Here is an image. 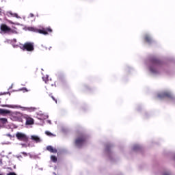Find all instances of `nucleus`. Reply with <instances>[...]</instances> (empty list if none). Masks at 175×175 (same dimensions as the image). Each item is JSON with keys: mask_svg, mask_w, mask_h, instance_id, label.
Instances as JSON below:
<instances>
[{"mask_svg": "<svg viewBox=\"0 0 175 175\" xmlns=\"http://www.w3.org/2000/svg\"><path fill=\"white\" fill-rule=\"evenodd\" d=\"M87 142V135L84 133H79L75 141V144L78 148H81Z\"/></svg>", "mask_w": 175, "mask_h": 175, "instance_id": "obj_1", "label": "nucleus"}, {"mask_svg": "<svg viewBox=\"0 0 175 175\" xmlns=\"http://www.w3.org/2000/svg\"><path fill=\"white\" fill-rule=\"evenodd\" d=\"M162 64L161 60L154 58L152 59V66L150 68V70L152 73H158V69H157V66H159Z\"/></svg>", "mask_w": 175, "mask_h": 175, "instance_id": "obj_2", "label": "nucleus"}, {"mask_svg": "<svg viewBox=\"0 0 175 175\" xmlns=\"http://www.w3.org/2000/svg\"><path fill=\"white\" fill-rule=\"evenodd\" d=\"M21 50L23 51H33L35 50V43L27 42L21 46Z\"/></svg>", "mask_w": 175, "mask_h": 175, "instance_id": "obj_3", "label": "nucleus"}, {"mask_svg": "<svg viewBox=\"0 0 175 175\" xmlns=\"http://www.w3.org/2000/svg\"><path fill=\"white\" fill-rule=\"evenodd\" d=\"M34 32H37L38 33H40L41 35H49V32H53V29L51 27H41L40 29H34Z\"/></svg>", "mask_w": 175, "mask_h": 175, "instance_id": "obj_4", "label": "nucleus"}, {"mask_svg": "<svg viewBox=\"0 0 175 175\" xmlns=\"http://www.w3.org/2000/svg\"><path fill=\"white\" fill-rule=\"evenodd\" d=\"M0 29L3 33H14V30L6 25V24L1 25Z\"/></svg>", "mask_w": 175, "mask_h": 175, "instance_id": "obj_5", "label": "nucleus"}, {"mask_svg": "<svg viewBox=\"0 0 175 175\" xmlns=\"http://www.w3.org/2000/svg\"><path fill=\"white\" fill-rule=\"evenodd\" d=\"M20 118H19V121L21 122H23V118H25L26 120V125H33V120L32 119V118H29L28 116H26L20 113L19 116Z\"/></svg>", "mask_w": 175, "mask_h": 175, "instance_id": "obj_6", "label": "nucleus"}, {"mask_svg": "<svg viewBox=\"0 0 175 175\" xmlns=\"http://www.w3.org/2000/svg\"><path fill=\"white\" fill-rule=\"evenodd\" d=\"M16 137L18 139V140H20V142H24L25 143H28V137H27V135L18 132L16 134Z\"/></svg>", "mask_w": 175, "mask_h": 175, "instance_id": "obj_7", "label": "nucleus"}, {"mask_svg": "<svg viewBox=\"0 0 175 175\" xmlns=\"http://www.w3.org/2000/svg\"><path fill=\"white\" fill-rule=\"evenodd\" d=\"M159 98H172V94L169 92H165L159 94Z\"/></svg>", "mask_w": 175, "mask_h": 175, "instance_id": "obj_8", "label": "nucleus"}, {"mask_svg": "<svg viewBox=\"0 0 175 175\" xmlns=\"http://www.w3.org/2000/svg\"><path fill=\"white\" fill-rule=\"evenodd\" d=\"M144 40L146 43H148L149 44H151L152 43V38L151 36L148 34H146L144 37Z\"/></svg>", "mask_w": 175, "mask_h": 175, "instance_id": "obj_9", "label": "nucleus"}, {"mask_svg": "<svg viewBox=\"0 0 175 175\" xmlns=\"http://www.w3.org/2000/svg\"><path fill=\"white\" fill-rule=\"evenodd\" d=\"M47 151H49V152H51L52 154H57V149L53 148L51 146H48L46 147Z\"/></svg>", "mask_w": 175, "mask_h": 175, "instance_id": "obj_10", "label": "nucleus"}, {"mask_svg": "<svg viewBox=\"0 0 175 175\" xmlns=\"http://www.w3.org/2000/svg\"><path fill=\"white\" fill-rule=\"evenodd\" d=\"M10 111L9 109H3L0 108V114L1 116H6V114H10Z\"/></svg>", "mask_w": 175, "mask_h": 175, "instance_id": "obj_11", "label": "nucleus"}, {"mask_svg": "<svg viewBox=\"0 0 175 175\" xmlns=\"http://www.w3.org/2000/svg\"><path fill=\"white\" fill-rule=\"evenodd\" d=\"M42 79L46 83V84H49V85H51V87H53V85H54V83H51V80H49V77H43Z\"/></svg>", "mask_w": 175, "mask_h": 175, "instance_id": "obj_12", "label": "nucleus"}, {"mask_svg": "<svg viewBox=\"0 0 175 175\" xmlns=\"http://www.w3.org/2000/svg\"><path fill=\"white\" fill-rule=\"evenodd\" d=\"M31 140H33V142H36V143H40V138L38 137L37 135H31Z\"/></svg>", "mask_w": 175, "mask_h": 175, "instance_id": "obj_13", "label": "nucleus"}, {"mask_svg": "<svg viewBox=\"0 0 175 175\" xmlns=\"http://www.w3.org/2000/svg\"><path fill=\"white\" fill-rule=\"evenodd\" d=\"M4 107H10L11 109H17L18 106L17 105H5Z\"/></svg>", "mask_w": 175, "mask_h": 175, "instance_id": "obj_14", "label": "nucleus"}, {"mask_svg": "<svg viewBox=\"0 0 175 175\" xmlns=\"http://www.w3.org/2000/svg\"><path fill=\"white\" fill-rule=\"evenodd\" d=\"M0 121L1 122H2V124H6L8 122V119L5 118H0Z\"/></svg>", "mask_w": 175, "mask_h": 175, "instance_id": "obj_15", "label": "nucleus"}, {"mask_svg": "<svg viewBox=\"0 0 175 175\" xmlns=\"http://www.w3.org/2000/svg\"><path fill=\"white\" fill-rule=\"evenodd\" d=\"M51 160L53 161L54 163L57 162V157L54 155L51 156Z\"/></svg>", "mask_w": 175, "mask_h": 175, "instance_id": "obj_16", "label": "nucleus"}, {"mask_svg": "<svg viewBox=\"0 0 175 175\" xmlns=\"http://www.w3.org/2000/svg\"><path fill=\"white\" fill-rule=\"evenodd\" d=\"M49 96H51V98L53 99V100H54V102H55V103H57V98H55V97H54V96H53V94H49Z\"/></svg>", "mask_w": 175, "mask_h": 175, "instance_id": "obj_17", "label": "nucleus"}, {"mask_svg": "<svg viewBox=\"0 0 175 175\" xmlns=\"http://www.w3.org/2000/svg\"><path fill=\"white\" fill-rule=\"evenodd\" d=\"M110 148H111V145L110 144H107L105 146V151H109V150H110Z\"/></svg>", "mask_w": 175, "mask_h": 175, "instance_id": "obj_18", "label": "nucleus"}, {"mask_svg": "<svg viewBox=\"0 0 175 175\" xmlns=\"http://www.w3.org/2000/svg\"><path fill=\"white\" fill-rule=\"evenodd\" d=\"M140 149V146L139 145H135L133 146V150L134 151H136L137 150H139Z\"/></svg>", "mask_w": 175, "mask_h": 175, "instance_id": "obj_19", "label": "nucleus"}, {"mask_svg": "<svg viewBox=\"0 0 175 175\" xmlns=\"http://www.w3.org/2000/svg\"><path fill=\"white\" fill-rule=\"evenodd\" d=\"M45 133L47 136H53V134L49 131H46Z\"/></svg>", "mask_w": 175, "mask_h": 175, "instance_id": "obj_20", "label": "nucleus"}, {"mask_svg": "<svg viewBox=\"0 0 175 175\" xmlns=\"http://www.w3.org/2000/svg\"><path fill=\"white\" fill-rule=\"evenodd\" d=\"M8 175H17V174H16V173L14 172H10L9 174H8Z\"/></svg>", "mask_w": 175, "mask_h": 175, "instance_id": "obj_21", "label": "nucleus"}, {"mask_svg": "<svg viewBox=\"0 0 175 175\" xmlns=\"http://www.w3.org/2000/svg\"><path fill=\"white\" fill-rule=\"evenodd\" d=\"M163 175H170L168 172H165Z\"/></svg>", "mask_w": 175, "mask_h": 175, "instance_id": "obj_22", "label": "nucleus"}, {"mask_svg": "<svg viewBox=\"0 0 175 175\" xmlns=\"http://www.w3.org/2000/svg\"><path fill=\"white\" fill-rule=\"evenodd\" d=\"M13 16H14V17H18L17 14H14Z\"/></svg>", "mask_w": 175, "mask_h": 175, "instance_id": "obj_23", "label": "nucleus"}, {"mask_svg": "<svg viewBox=\"0 0 175 175\" xmlns=\"http://www.w3.org/2000/svg\"><path fill=\"white\" fill-rule=\"evenodd\" d=\"M34 16L33 14H30V17H34Z\"/></svg>", "mask_w": 175, "mask_h": 175, "instance_id": "obj_24", "label": "nucleus"}, {"mask_svg": "<svg viewBox=\"0 0 175 175\" xmlns=\"http://www.w3.org/2000/svg\"><path fill=\"white\" fill-rule=\"evenodd\" d=\"M22 154H23V155H27V152H23Z\"/></svg>", "mask_w": 175, "mask_h": 175, "instance_id": "obj_25", "label": "nucleus"}, {"mask_svg": "<svg viewBox=\"0 0 175 175\" xmlns=\"http://www.w3.org/2000/svg\"><path fill=\"white\" fill-rule=\"evenodd\" d=\"M26 92H28V90H27V88H24L23 89Z\"/></svg>", "mask_w": 175, "mask_h": 175, "instance_id": "obj_26", "label": "nucleus"}, {"mask_svg": "<svg viewBox=\"0 0 175 175\" xmlns=\"http://www.w3.org/2000/svg\"><path fill=\"white\" fill-rule=\"evenodd\" d=\"M7 136H8L9 137H12V135L10 134H8Z\"/></svg>", "mask_w": 175, "mask_h": 175, "instance_id": "obj_27", "label": "nucleus"}, {"mask_svg": "<svg viewBox=\"0 0 175 175\" xmlns=\"http://www.w3.org/2000/svg\"><path fill=\"white\" fill-rule=\"evenodd\" d=\"M0 165H2V159H0Z\"/></svg>", "mask_w": 175, "mask_h": 175, "instance_id": "obj_28", "label": "nucleus"}, {"mask_svg": "<svg viewBox=\"0 0 175 175\" xmlns=\"http://www.w3.org/2000/svg\"><path fill=\"white\" fill-rule=\"evenodd\" d=\"M32 109H33V110H36V109H35V108H32Z\"/></svg>", "mask_w": 175, "mask_h": 175, "instance_id": "obj_29", "label": "nucleus"}, {"mask_svg": "<svg viewBox=\"0 0 175 175\" xmlns=\"http://www.w3.org/2000/svg\"><path fill=\"white\" fill-rule=\"evenodd\" d=\"M0 175H3V174H2L0 173Z\"/></svg>", "mask_w": 175, "mask_h": 175, "instance_id": "obj_30", "label": "nucleus"}]
</instances>
